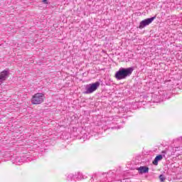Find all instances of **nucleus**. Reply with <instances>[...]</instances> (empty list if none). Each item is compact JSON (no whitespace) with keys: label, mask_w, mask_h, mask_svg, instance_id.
Here are the masks:
<instances>
[{"label":"nucleus","mask_w":182,"mask_h":182,"mask_svg":"<svg viewBox=\"0 0 182 182\" xmlns=\"http://www.w3.org/2000/svg\"><path fill=\"white\" fill-rule=\"evenodd\" d=\"M100 86V82H96L92 84L87 85L85 86V95H90L93 92H96L98 87Z\"/></svg>","instance_id":"nucleus-4"},{"label":"nucleus","mask_w":182,"mask_h":182,"mask_svg":"<svg viewBox=\"0 0 182 182\" xmlns=\"http://www.w3.org/2000/svg\"><path fill=\"white\" fill-rule=\"evenodd\" d=\"M155 19L156 16H154L141 21L139 23V29H143V28H145V26L150 25V23H151V22H153V21Z\"/></svg>","instance_id":"nucleus-5"},{"label":"nucleus","mask_w":182,"mask_h":182,"mask_svg":"<svg viewBox=\"0 0 182 182\" xmlns=\"http://www.w3.org/2000/svg\"><path fill=\"white\" fill-rule=\"evenodd\" d=\"M8 77H9V72L8 70H4L0 73V82L6 80Z\"/></svg>","instance_id":"nucleus-6"},{"label":"nucleus","mask_w":182,"mask_h":182,"mask_svg":"<svg viewBox=\"0 0 182 182\" xmlns=\"http://www.w3.org/2000/svg\"><path fill=\"white\" fill-rule=\"evenodd\" d=\"M45 100V95L43 93L38 92L33 95L31 98V104L32 105H41V103H43Z\"/></svg>","instance_id":"nucleus-3"},{"label":"nucleus","mask_w":182,"mask_h":182,"mask_svg":"<svg viewBox=\"0 0 182 182\" xmlns=\"http://www.w3.org/2000/svg\"><path fill=\"white\" fill-rule=\"evenodd\" d=\"M70 178L71 181H77V180H82V174L80 173H77L75 174L70 173Z\"/></svg>","instance_id":"nucleus-7"},{"label":"nucleus","mask_w":182,"mask_h":182,"mask_svg":"<svg viewBox=\"0 0 182 182\" xmlns=\"http://www.w3.org/2000/svg\"><path fill=\"white\" fill-rule=\"evenodd\" d=\"M138 171H139L140 174L149 173V167L140 166L139 168H138Z\"/></svg>","instance_id":"nucleus-8"},{"label":"nucleus","mask_w":182,"mask_h":182,"mask_svg":"<svg viewBox=\"0 0 182 182\" xmlns=\"http://www.w3.org/2000/svg\"><path fill=\"white\" fill-rule=\"evenodd\" d=\"M159 179L161 182H164V181L166 180V178L164 177V175H160Z\"/></svg>","instance_id":"nucleus-11"},{"label":"nucleus","mask_w":182,"mask_h":182,"mask_svg":"<svg viewBox=\"0 0 182 182\" xmlns=\"http://www.w3.org/2000/svg\"><path fill=\"white\" fill-rule=\"evenodd\" d=\"M163 160V155H158L156 156V158L154 159V161H153V164L154 166H157L159 164V161Z\"/></svg>","instance_id":"nucleus-9"},{"label":"nucleus","mask_w":182,"mask_h":182,"mask_svg":"<svg viewBox=\"0 0 182 182\" xmlns=\"http://www.w3.org/2000/svg\"><path fill=\"white\" fill-rule=\"evenodd\" d=\"M133 70H134V68L133 67H129L127 68H120L119 70L116 72L114 77L115 79H117V80H124V79H127V77L132 76Z\"/></svg>","instance_id":"nucleus-2"},{"label":"nucleus","mask_w":182,"mask_h":182,"mask_svg":"<svg viewBox=\"0 0 182 182\" xmlns=\"http://www.w3.org/2000/svg\"><path fill=\"white\" fill-rule=\"evenodd\" d=\"M167 99H170L168 93L166 90H159L158 92L151 94L147 96L146 100L149 102H153V103H160Z\"/></svg>","instance_id":"nucleus-1"},{"label":"nucleus","mask_w":182,"mask_h":182,"mask_svg":"<svg viewBox=\"0 0 182 182\" xmlns=\"http://www.w3.org/2000/svg\"><path fill=\"white\" fill-rule=\"evenodd\" d=\"M77 132V128H73L70 137H77L79 136V133Z\"/></svg>","instance_id":"nucleus-10"},{"label":"nucleus","mask_w":182,"mask_h":182,"mask_svg":"<svg viewBox=\"0 0 182 182\" xmlns=\"http://www.w3.org/2000/svg\"><path fill=\"white\" fill-rule=\"evenodd\" d=\"M43 4H48V0H43Z\"/></svg>","instance_id":"nucleus-12"}]
</instances>
